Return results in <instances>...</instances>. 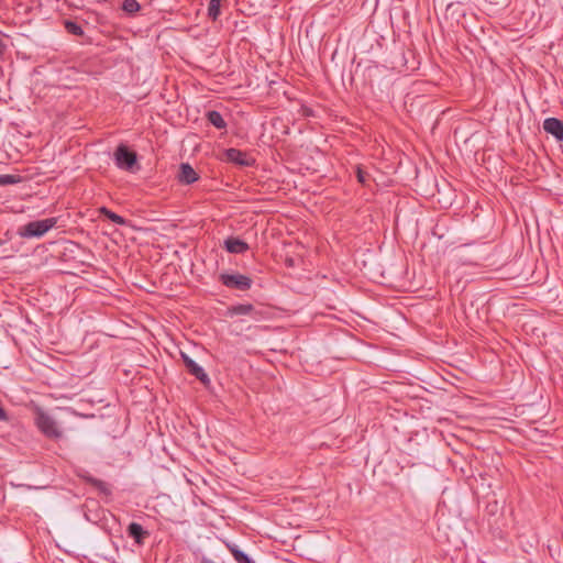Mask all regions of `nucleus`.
I'll return each mask as SVG.
<instances>
[{"label":"nucleus","instance_id":"1","mask_svg":"<svg viewBox=\"0 0 563 563\" xmlns=\"http://www.w3.org/2000/svg\"><path fill=\"white\" fill-rule=\"evenodd\" d=\"M56 222V218H47L43 220L31 221L20 227L18 233L21 238L25 239L41 238L52 228H54Z\"/></svg>","mask_w":563,"mask_h":563},{"label":"nucleus","instance_id":"2","mask_svg":"<svg viewBox=\"0 0 563 563\" xmlns=\"http://www.w3.org/2000/svg\"><path fill=\"white\" fill-rule=\"evenodd\" d=\"M36 426L38 429L48 438L58 439L63 432L59 429L57 422L46 412L38 411L36 415Z\"/></svg>","mask_w":563,"mask_h":563},{"label":"nucleus","instance_id":"3","mask_svg":"<svg viewBox=\"0 0 563 563\" xmlns=\"http://www.w3.org/2000/svg\"><path fill=\"white\" fill-rule=\"evenodd\" d=\"M219 279L225 287L243 291L249 290L253 284L250 277L242 274L222 273Z\"/></svg>","mask_w":563,"mask_h":563},{"label":"nucleus","instance_id":"4","mask_svg":"<svg viewBox=\"0 0 563 563\" xmlns=\"http://www.w3.org/2000/svg\"><path fill=\"white\" fill-rule=\"evenodd\" d=\"M115 164L119 168L132 170L136 164V155L128 150L125 145H120L114 153Z\"/></svg>","mask_w":563,"mask_h":563},{"label":"nucleus","instance_id":"5","mask_svg":"<svg viewBox=\"0 0 563 563\" xmlns=\"http://www.w3.org/2000/svg\"><path fill=\"white\" fill-rule=\"evenodd\" d=\"M228 317H234V316H249L255 321H258L262 319V312L257 310L253 305L251 303H239L234 305L228 308L227 310Z\"/></svg>","mask_w":563,"mask_h":563},{"label":"nucleus","instance_id":"6","mask_svg":"<svg viewBox=\"0 0 563 563\" xmlns=\"http://www.w3.org/2000/svg\"><path fill=\"white\" fill-rule=\"evenodd\" d=\"M180 355L187 371L203 385H208L210 383V378L208 374L205 372V369L199 364H197L192 358H190L186 353L181 352Z\"/></svg>","mask_w":563,"mask_h":563},{"label":"nucleus","instance_id":"7","mask_svg":"<svg viewBox=\"0 0 563 563\" xmlns=\"http://www.w3.org/2000/svg\"><path fill=\"white\" fill-rule=\"evenodd\" d=\"M224 158L228 162L234 163L240 166H251L253 161L249 157L245 152L238 148H228L224 152Z\"/></svg>","mask_w":563,"mask_h":563},{"label":"nucleus","instance_id":"8","mask_svg":"<svg viewBox=\"0 0 563 563\" xmlns=\"http://www.w3.org/2000/svg\"><path fill=\"white\" fill-rule=\"evenodd\" d=\"M177 178L180 184L190 185L197 181L199 176L189 163H181Z\"/></svg>","mask_w":563,"mask_h":563},{"label":"nucleus","instance_id":"9","mask_svg":"<svg viewBox=\"0 0 563 563\" xmlns=\"http://www.w3.org/2000/svg\"><path fill=\"white\" fill-rule=\"evenodd\" d=\"M543 129L556 140H563V122L561 120L556 118H548L543 122Z\"/></svg>","mask_w":563,"mask_h":563},{"label":"nucleus","instance_id":"10","mask_svg":"<svg viewBox=\"0 0 563 563\" xmlns=\"http://www.w3.org/2000/svg\"><path fill=\"white\" fill-rule=\"evenodd\" d=\"M223 246L232 254H243L249 250V244L238 238H228L224 240Z\"/></svg>","mask_w":563,"mask_h":563},{"label":"nucleus","instance_id":"11","mask_svg":"<svg viewBox=\"0 0 563 563\" xmlns=\"http://www.w3.org/2000/svg\"><path fill=\"white\" fill-rule=\"evenodd\" d=\"M128 536L134 539L135 543L143 544L144 539L150 536L148 531L144 530L143 527L137 522H131L126 529Z\"/></svg>","mask_w":563,"mask_h":563},{"label":"nucleus","instance_id":"12","mask_svg":"<svg viewBox=\"0 0 563 563\" xmlns=\"http://www.w3.org/2000/svg\"><path fill=\"white\" fill-rule=\"evenodd\" d=\"M207 119L210 124H212L217 129H225L227 123L219 111L211 110L207 112Z\"/></svg>","mask_w":563,"mask_h":563},{"label":"nucleus","instance_id":"13","mask_svg":"<svg viewBox=\"0 0 563 563\" xmlns=\"http://www.w3.org/2000/svg\"><path fill=\"white\" fill-rule=\"evenodd\" d=\"M84 478L87 483H89L90 485L96 487L99 490V493L107 495V496L111 494V489L109 488L108 484L104 483L103 481L91 477V476H85Z\"/></svg>","mask_w":563,"mask_h":563},{"label":"nucleus","instance_id":"14","mask_svg":"<svg viewBox=\"0 0 563 563\" xmlns=\"http://www.w3.org/2000/svg\"><path fill=\"white\" fill-rule=\"evenodd\" d=\"M99 212L101 214H103L104 217H107L109 220H111L115 224L124 225L126 223V220L123 217L112 212L111 210H109L106 207H101L99 209Z\"/></svg>","mask_w":563,"mask_h":563},{"label":"nucleus","instance_id":"15","mask_svg":"<svg viewBox=\"0 0 563 563\" xmlns=\"http://www.w3.org/2000/svg\"><path fill=\"white\" fill-rule=\"evenodd\" d=\"M229 549H230L234 560L238 563H253V561L249 558V555L245 554L240 549H238V547L233 545V547H229Z\"/></svg>","mask_w":563,"mask_h":563},{"label":"nucleus","instance_id":"16","mask_svg":"<svg viewBox=\"0 0 563 563\" xmlns=\"http://www.w3.org/2000/svg\"><path fill=\"white\" fill-rule=\"evenodd\" d=\"M220 7H221L220 1L210 0L209 5H208V16L211 18L213 21H216L221 13Z\"/></svg>","mask_w":563,"mask_h":563},{"label":"nucleus","instance_id":"17","mask_svg":"<svg viewBox=\"0 0 563 563\" xmlns=\"http://www.w3.org/2000/svg\"><path fill=\"white\" fill-rule=\"evenodd\" d=\"M122 9L130 14L137 12L141 9L140 3L136 0H124Z\"/></svg>","mask_w":563,"mask_h":563},{"label":"nucleus","instance_id":"18","mask_svg":"<svg viewBox=\"0 0 563 563\" xmlns=\"http://www.w3.org/2000/svg\"><path fill=\"white\" fill-rule=\"evenodd\" d=\"M65 27L70 34L78 35V36L84 34L82 27L79 24H77L76 22L67 20L65 22Z\"/></svg>","mask_w":563,"mask_h":563},{"label":"nucleus","instance_id":"19","mask_svg":"<svg viewBox=\"0 0 563 563\" xmlns=\"http://www.w3.org/2000/svg\"><path fill=\"white\" fill-rule=\"evenodd\" d=\"M19 179L13 175H0V186L13 185L18 183Z\"/></svg>","mask_w":563,"mask_h":563},{"label":"nucleus","instance_id":"20","mask_svg":"<svg viewBox=\"0 0 563 563\" xmlns=\"http://www.w3.org/2000/svg\"><path fill=\"white\" fill-rule=\"evenodd\" d=\"M357 179L363 185L366 183V174L361 168H357Z\"/></svg>","mask_w":563,"mask_h":563},{"label":"nucleus","instance_id":"21","mask_svg":"<svg viewBox=\"0 0 563 563\" xmlns=\"http://www.w3.org/2000/svg\"><path fill=\"white\" fill-rule=\"evenodd\" d=\"M5 420H8L7 412H5V410L0 406V421H5Z\"/></svg>","mask_w":563,"mask_h":563}]
</instances>
